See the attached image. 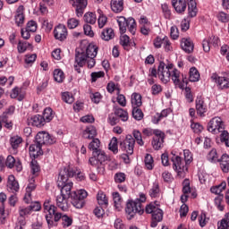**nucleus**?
<instances>
[{
  "mask_svg": "<svg viewBox=\"0 0 229 229\" xmlns=\"http://www.w3.org/2000/svg\"><path fill=\"white\" fill-rule=\"evenodd\" d=\"M44 214L47 226L49 229L58 226L60 219L63 221V226H71L72 225V219L67 215H64L58 212V208L51 202V199H46L43 204Z\"/></svg>",
  "mask_w": 229,
  "mask_h": 229,
  "instance_id": "obj_1",
  "label": "nucleus"
},
{
  "mask_svg": "<svg viewBox=\"0 0 229 229\" xmlns=\"http://www.w3.org/2000/svg\"><path fill=\"white\" fill-rule=\"evenodd\" d=\"M56 142V138L49 132L39 131L36 135V142L31 144L29 148L30 157L33 158H38V157L44 155V151L42 150V146L55 144Z\"/></svg>",
  "mask_w": 229,
  "mask_h": 229,
  "instance_id": "obj_2",
  "label": "nucleus"
},
{
  "mask_svg": "<svg viewBox=\"0 0 229 229\" xmlns=\"http://www.w3.org/2000/svg\"><path fill=\"white\" fill-rule=\"evenodd\" d=\"M76 172L73 169H71V166L64 167L60 170L59 175L57 178V187L61 189V194L71 198L72 194V182L69 181V178H73Z\"/></svg>",
  "mask_w": 229,
  "mask_h": 229,
  "instance_id": "obj_3",
  "label": "nucleus"
},
{
  "mask_svg": "<svg viewBox=\"0 0 229 229\" xmlns=\"http://www.w3.org/2000/svg\"><path fill=\"white\" fill-rule=\"evenodd\" d=\"M98 46L94 45V43L89 44L84 48L76 49L75 63L81 65V67H84L89 58H96L98 56Z\"/></svg>",
  "mask_w": 229,
  "mask_h": 229,
  "instance_id": "obj_4",
  "label": "nucleus"
},
{
  "mask_svg": "<svg viewBox=\"0 0 229 229\" xmlns=\"http://www.w3.org/2000/svg\"><path fill=\"white\" fill-rule=\"evenodd\" d=\"M146 201V195H140V199L136 200H129L125 207V213L127 214V219L131 220L135 217L136 214L142 216L144 214V207L142 203Z\"/></svg>",
  "mask_w": 229,
  "mask_h": 229,
  "instance_id": "obj_5",
  "label": "nucleus"
},
{
  "mask_svg": "<svg viewBox=\"0 0 229 229\" xmlns=\"http://www.w3.org/2000/svg\"><path fill=\"white\" fill-rule=\"evenodd\" d=\"M146 214H151L152 215V220L150 223L151 228H157L158 226V223L164 219V211L158 208V202H150L148 205L145 208Z\"/></svg>",
  "mask_w": 229,
  "mask_h": 229,
  "instance_id": "obj_6",
  "label": "nucleus"
},
{
  "mask_svg": "<svg viewBox=\"0 0 229 229\" xmlns=\"http://www.w3.org/2000/svg\"><path fill=\"white\" fill-rule=\"evenodd\" d=\"M108 160V157H106V154L102 149L97 150L93 152V157L89 158V164L90 165L97 166V169L98 173H105V166L103 165V163L106 162Z\"/></svg>",
  "mask_w": 229,
  "mask_h": 229,
  "instance_id": "obj_7",
  "label": "nucleus"
},
{
  "mask_svg": "<svg viewBox=\"0 0 229 229\" xmlns=\"http://www.w3.org/2000/svg\"><path fill=\"white\" fill-rule=\"evenodd\" d=\"M117 23L121 33H126V29L128 28L130 33L135 35V32L137 31V22L135 21V19L129 18L126 20L124 16H120L117 19Z\"/></svg>",
  "mask_w": 229,
  "mask_h": 229,
  "instance_id": "obj_8",
  "label": "nucleus"
},
{
  "mask_svg": "<svg viewBox=\"0 0 229 229\" xmlns=\"http://www.w3.org/2000/svg\"><path fill=\"white\" fill-rule=\"evenodd\" d=\"M120 149L124 151V153H127L125 157H123V160L125 164H129L130 157L128 155H133V149H135V139H133V136L127 135L126 138L120 143Z\"/></svg>",
  "mask_w": 229,
  "mask_h": 229,
  "instance_id": "obj_9",
  "label": "nucleus"
},
{
  "mask_svg": "<svg viewBox=\"0 0 229 229\" xmlns=\"http://www.w3.org/2000/svg\"><path fill=\"white\" fill-rule=\"evenodd\" d=\"M89 196L87 191L79 190L77 191H72L71 203L75 208H83L85 207V199Z\"/></svg>",
  "mask_w": 229,
  "mask_h": 229,
  "instance_id": "obj_10",
  "label": "nucleus"
},
{
  "mask_svg": "<svg viewBox=\"0 0 229 229\" xmlns=\"http://www.w3.org/2000/svg\"><path fill=\"white\" fill-rule=\"evenodd\" d=\"M208 131H209L214 135H217V133H221L220 136L223 135L225 131V123H223V119L221 117H214L212 118L208 124ZM221 140V137H220Z\"/></svg>",
  "mask_w": 229,
  "mask_h": 229,
  "instance_id": "obj_11",
  "label": "nucleus"
},
{
  "mask_svg": "<svg viewBox=\"0 0 229 229\" xmlns=\"http://www.w3.org/2000/svg\"><path fill=\"white\" fill-rule=\"evenodd\" d=\"M171 160L173 162V169L176 171L179 176H182L189 169L180 156L174 155Z\"/></svg>",
  "mask_w": 229,
  "mask_h": 229,
  "instance_id": "obj_12",
  "label": "nucleus"
},
{
  "mask_svg": "<svg viewBox=\"0 0 229 229\" xmlns=\"http://www.w3.org/2000/svg\"><path fill=\"white\" fill-rule=\"evenodd\" d=\"M211 78L217 83L220 89H229V72H222L220 76L217 73H213Z\"/></svg>",
  "mask_w": 229,
  "mask_h": 229,
  "instance_id": "obj_13",
  "label": "nucleus"
},
{
  "mask_svg": "<svg viewBox=\"0 0 229 229\" xmlns=\"http://www.w3.org/2000/svg\"><path fill=\"white\" fill-rule=\"evenodd\" d=\"M171 71L165 69V63L160 62L157 67V74L162 83H169L171 81Z\"/></svg>",
  "mask_w": 229,
  "mask_h": 229,
  "instance_id": "obj_14",
  "label": "nucleus"
},
{
  "mask_svg": "<svg viewBox=\"0 0 229 229\" xmlns=\"http://www.w3.org/2000/svg\"><path fill=\"white\" fill-rule=\"evenodd\" d=\"M164 139H165V133L162 131H156V135L152 140V148L158 151V149H162L164 148Z\"/></svg>",
  "mask_w": 229,
  "mask_h": 229,
  "instance_id": "obj_15",
  "label": "nucleus"
},
{
  "mask_svg": "<svg viewBox=\"0 0 229 229\" xmlns=\"http://www.w3.org/2000/svg\"><path fill=\"white\" fill-rule=\"evenodd\" d=\"M195 105L198 115H199V117H205V114L208 112V106L207 102H205V98L198 97L195 100Z\"/></svg>",
  "mask_w": 229,
  "mask_h": 229,
  "instance_id": "obj_16",
  "label": "nucleus"
},
{
  "mask_svg": "<svg viewBox=\"0 0 229 229\" xmlns=\"http://www.w3.org/2000/svg\"><path fill=\"white\" fill-rule=\"evenodd\" d=\"M67 27H65V25L59 24L54 30V37L55 40L64 42V40L67 39Z\"/></svg>",
  "mask_w": 229,
  "mask_h": 229,
  "instance_id": "obj_17",
  "label": "nucleus"
},
{
  "mask_svg": "<svg viewBox=\"0 0 229 229\" xmlns=\"http://www.w3.org/2000/svg\"><path fill=\"white\" fill-rule=\"evenodd\" d=\"M70 197L62 194L56 196L55 203L58 208H61L63 212L69 210V201L67 200Z\"/></svg>",
  "mask_w": 229,
  "mask_h": 229,
  "instance_id": "obj_18",
  "label": "nucleus"
},
{
  "mask_svg": "<svg viewBox=\"0 0 229 229\" xmlns=\"http://www.w3.org/2000/svg\"><path fill=\"white\" fill-rule=\"evenodd\" d=\"M88 0H75L72 6H75V12L77 17H82L85 13V8H87Z\"/></svg>",
  "mask_w": 229,
  "mask_h": 229,
  "instance_id": "obj_19",
  "label": "nucleus"
},
{
  "mask_svg": "<svg viewBox=\"0 0 229 229\" xmlns=\"http://www.w3.org/2000/svg\"><path fill=\"white\" fill-rule=\"evenodd\" d=\"M191 192V181L189 179H184L182 182V195L181 196L182 203H187Z\"/></svg>",
  "mask_w": 229,
  "mask_h": 229,
  "instance_id": "obj_20",
  "label": "nucleus"
},
{
  "mask_svg": "<svg viewBox=\"0 0 229 229\" xmlns=\"http://www.w3.org/2000/svg\"><path fill=\"white\" fill-rule=\"evenodd\" d=\"M181 47L183 52L187 53L188 55H191L194 51V43L191 38H182L181 40Z\"/></svg>",
  "mask_w": 229,
  "mask_h": 229,
  "instance_id": "obj_21",
  "label": "nucleus"
},
{
  "mask_svg": "<svg viewBox=\"0 0 229 229\" xmlns=\"http://www.w3.org/2000/svg\"><path fill=\"white\" fill-rule=\"evenodd\" d=\"M98 136V130L93 125L86 127L82 131V138L88 139L89 140H93Z\"/></svg>",
  "mask_w": 229,
  "mask_h": 229,
  "instance_id": "obj_22",
  "label": "nucleus"
},
{
  "mask_svg": "<svg viewBox=\"0 0 229 229\" xmlns=\"http://www.w3.org/2000/svg\"><path fill=\"white\" fill-rule=\"evenodd\" d=\"M172 6L177 13H183L187 10V1L185 0H172Z\"/></svg>",
  "mask_w": 229,
  "mask_h": 229,
  "instance_id": "obj_23",
  "label": "nucleus"
},
{
  "mask_svg": "<svg viewBox=\"0 0 229 229\" xmlns=\"http://www.w3.org/2000/svg\"><path fill=\"white\" fill-rule=\"evenodd\" d=\"M7 187L8 190L11 191V192H13V194H15V192H19V182L15 180V175L11 174L8 176Z\"/></svg>",
  "mask_w": 229,
  "mask_h": 229,
  "instance_id": "obj_24",
  "label": "nucleus"
},
{
  "mask_svg": "<svg viewBox=\"0 0 229 229\" xmlns=\"http://www.w3.org/2000/svg\"><path fill=\"white\" fill-rule=\"evenodd\" d=\"M6 194L1 192L0 193V221L2 225H4V221L6 220V212H4V203L6 201Z\"/></svg>",
  "mask_w": 229,
  "mask_h": 229,
  "instance_id": "obj_25",
  "label": "nucleus"
},
{
  "mask_svg": "<svg viewBox=\"0 0 229 229\" xmlns=\"http://www.w3.org/2000/svg\"><path fill=\"white\" fill-rule=\"evenodd\" d=\"M111 10L114 13H121L124 10V0H111Z\"/></svg>",
  "mask_w": 229,
  "mask_h": 229,
  "instance_id": "obj_26",
  "label": "nucleus"
},
{
  "mask_svg": "<svg viewBox=\"0 0 229 229\" xmlns=\"http://www.w3.org/2000/svg\"><path fill=\"white\" fill-rule=\"evenodd\" d=\"M131 103L132 108H139L142 106V95H140V93H132L131 97Z\"/></svg>",
  "mask_w": 229,
  "mask_h": 229,
  "instance_id": "obj_27",
  "label": "nucleus"
},
{
  "mask_svg": "<svg viewBox=\"0 0 229 229\" xmlns=\"http://www.w3.org/2000/svg\"><path fill=\"white\" fill-rule=\"evenodd\" d=\"M188 15L191 18L198 15V4H196V0H188Z\"/></svg>",
  "mask_w": 229,
  "mask_h": 229,
  "instance_id": "obj_28",
  "label": "nucleus"
},
{
  "mask_svg": "<svg viewBox=\"0 0 229 229\" xmlns=\"http://www.w3.org/2000/svg\"><path fill=\"white\" fill-rule=\"evenodd\" d=\"M218 162L220 164V169L224 173H229V156L227 154L222 155Z\"/></svg>",
  "mask_w": 229,
  "mask_h": 229,
  "instance_id": "obj_29",
  "label": "nucleus"
},
{
  "mask_svg": "<svg viewBox=\"0 0 229 229\" xmlns=\"http://www.w3.org/2000/svg\"><path fill=\"white\" fill-rule=\"evenodd\" d=\"M30 123L32 126H36L37 128H41V126H44V124H46L44 117L40 114H35L31 116Z\"/></svg>",
  "mask_w": 229,
  "mask_h": 229,
  "instance_id": "obj_30",
  "label": "nucleus"
},
{
  "mask_svg": "<svg viewBox=\"0 0 229 229\" xmlns=\"http://www.w3.org/2000/svg\"><path fill=\"white\" fill-rule=\"evenodd\" d=\"M170 78H172V81H174L176 87H179V89H183L182 81H180V71H178L177 69H174L171 72Z\"/></svg>",
  "mask_w": 229,
  "mask_h": 229,
  "instance_id": "obj_31",
  "label": "nucleus"
},
{
  "mask_svg": "<svg viewBox=\"0 0 229 229\" xmlns=\"http://www.w3.org/2000/svg\"><path fill=\"white\" fill-rule=\"evenodd\" d=\"M102 40H106V42H108V40H112L114 37H115V33L114 32V29L108 28L105 29L100 35Z\"/></svg>",
  "mask_w": 229,
  "mask_h": 229,
  "instance_id": "obj_32",
  "label": "nucleus"
},
{
  "mask_svg": "<svg viewBox=\"0 0 229 229\" xmlns=\"http://www.w3.org/2000/svg\"><path fill=\"white\" fill-rule=\"evenodd\" d=\"M24 6L20 5L17 9V14L15 15V22L17 26L24 24Z\"/></svg>",
  "mask_w": 229,
  "mask_h": 229,
  "instance_id": "obj_33",
  "label": "nucleus"
},
{
  "mask_svg": "<svg viewBox=\"0 0 229 229\" xmlns=\"http://www.w3.org/2000/svg\"><path fill=\"white\" fill-rule=\"evenodd\" d=\"M114 115L118 118L121 119L123 123H126L128 121V111L121 108V107H116L114 109Z\"/></svg>",
  "mask_w": 229,
  "mask_h": 229,
  "instance_id": "obj_34",
  "label": "nucleus"
},
{
  "mask_svg": "<svg viewBox=\"0 0 229 229\" xmlns=\"http://www.w3.org/2000/svg\"><path fill=\"white\" fill-rule=\"evenodd\" d=\"M42 117L45 123H51V121H53L55 118V111H53L51 107H47L43 112Z\"/></svg>",
  "mask_w": 229,
  "mask_h": 229,
  "instance_id": "obj_35",
  "label": "nucleus"
},
{
  "mask_svg": "<svg viewBox=\"0 0 229 229\" xmlns=\"http://www.w3.org/2000/svg\"><path fill=\"white\" fill-rule=\"evenodd\" d=\"M148 194L150 198H160V184H158V182H153Z\"/></svg>",
  "mask_w": 229,
  "mask_h": 229,
  "instance_id": "obj_36",
  "label": "nucleus"
},
{
  "mask_svg": "<svg viewBox=\"0 0 229 229\" xmlns=\"http://www.w3.org/2000/svg\"><path fill=\"white\" fill-rule=\"evenodd\" d=\"M189 81L196 82L199 81V78H201V75H199V72L196 67H191L189 72Z\"/></svg>",
  "mask_w": 229,
  "mask_h": 229,
  "instance_id": "obj_37",
  "label": "nucleus"
},
{
  "mask_svg": "<svg viewBox=\"0 0 229 229\" xmlns=\"http://www.w3.org/2000/svg\"><path fill=\"white\" fill-rule=\"evenodd\" d=\"M35 189H37V186L35 185V183L33 182L29 183V185L26 188V193L24 196L25 203H30V201H31V192H33Z\"/></svg>",
  "mask_w": 229,
  "mask_h": 229,
  "instance_id": "obj_38",
  "label": "nucleus"
},
{
  "mask_svg": "<svg viewBox=\"0 0 229 229\" xmlns=\"http://www.w3.org/2000/svg\"><path fill=\"white\" fill-rule=\"evenodd\" d=\"M10 144L13 149H19V148H21V145L22 144V137L21 136L11 137Z\"/></svg>",
  "mask_w": 229,
  "mask_h": 229,
  "instance_id": "obj_39",
  "label": "nucleus"
},
{
  "mask_svg": "<svg viewBox=\"0 0 229 229\" xmlns=\"http://www.w3.org/2000/svg\"><path fill=\"white\" fill-rule=\"evenodd\" d=\"M169 114H171V109L169 108L162 110L160 114H157V116H155L153 119L154 124H158V123L165 117H167Z\"/></svg>",
  "mask_w": 229,
  "mask_h": 229,
  "instance_id": "obj_40",
  "label": "nucleus"
},
{
  "mask_svg": "<svg viewBox=\"0 0 229 229\" xmlns=\"http://www.w3.org/2000/svg\"><path fill=\"white\" fill-rule=\"evenodd\" d=\"M145 166L148 171H152L153 167H155V161L153 160V156L151 154H147L145 156Z\"/></svg>",
  "mask_w": 229,
  "mask_h": 229,
  "instance_id": "obj_41",
  "label": "nucleus"
},
{
  "mask_svg": "<svg viewBox=\"0 0 229 229\" xmlns=\"http://www.w3.org/2000/svg\"><path fill=\"white\" fill-rule=\"evenodd\" d=\"M225 189H226V182H222L220 185L211 187L210 191L212 192V194L223 196L221 192H223Z\"/></svg>",
  "mask_w": 229,
  "mask_h": 229,
  "instance_id": "obj_42",
  "label": "nucleus"
},
{
  "mask_svg": "<svg viewBox=\"0 0 229 229\" xmlns=\"http://www.w3.org/2000/svg\"><path fill=\"white\" fill-rule=\"evenodd\" d=\"M99 146H101V141L99 140V139L95 138L89 144L88 148H89V149H90L94 153V151L101 150V148H99Z\"/></svg>",
  "mask_w": 229,
  "mask_h": 229,
  "instance_id": "obj_43",
  "label": "nucleus"
},
{
  "mask_svg": "<svg viewBox=\"0 0 229 229\" xmlns=\"http://www.w3.org/2000/svg\"><path fill=\"white\" fill-rule=\"evenodd\" d=\"M207 158L208 162H212L213 164H216V162H219L217 150L216 148H212L211 151L208 154Z\"/></svg>",
  "mask_w": 229,
  "mask_h": 229,
  "instance_id": "obj_44",
  "label": "nucleus"
},
{
  "mask_svg": "<svg viewBox=\"0 0 229 229\" xmlns=\"http://www.w3.org/2000/svg\"><path fill=\"white\" fill-rule=\"evenodd\" d=\"M84 21L87 22V24H96L98 18L96 17V13H87L84 14Z\"/></svg>",
  "mask_w": 229,
  "mask_h": 229,
  "instance_id": "obj_45",
  "label": "nucleus"
},
{
  "mask_svg": "<svg viewBox=\"0 0 229 229\" xmlns=\"http://www.w3.org/2000/svg\"><path fill=\"white\" fill-rule=\"evenodd\" d=\"M114 183H124L126 182V174L123 172H117L114 176Z\"/></svg>",
  "mask_w": 229,
  "mask_h": 229,
  "instance_id": "obj_46",
  "label": "nucleus"
},
{
  "mask_svg": "<svg viewBox=\"0 0 229 229\" xmlns=\"http://www.w3.org/2000/svg\"><path fill=\"white\" fill-rule=\"evenodd\" d=\"M65 76L64 75V72L60 69H55L54 71V80L57 81V83H62L64 80Z\"/></svg>",
  "mask_w": 229,
  "mask_h": 229,
  "instance_id": "obj_47",
  "label": "nucleus"
},
{
  "mask_svg": "<svg viewBox=\"0 0 229 229\" xmlns=\"http://www.w3.org/2000/svg\"><path fill=\"white\" fill-rule=\"evenodd\" d=\"M132 117L136 121H142L144 118V113H142V110L139 107H132Z\"/></svg>",
  "mask_w": 229,
  "mask_h": 229,
  "instance_id": "obj_48",
  "label": "nucleus"
},
{
  "mask_svg": "<svg viewBox=\"0 0 229 229\" xmlns=\"http://www.w3.org/2000/svg\"><path fill=\"white\" fill-rule=\"evenodd\" d=\"M97 200L98 205H108V199H106V195L103 191H98Z\"/></svg>",
  "mask_w": 229,
  "mask_h": 229,
  "instance_id": "obj_49",
  "label": "nucleus"
},
{
  "mask_svg": "<svg viewBox=\"0 0 229 229\" xmlns=\"http://www.w3.org/2000/svg\"><path fill=\"white\" fill-rule=\"evenodd\" d=\"M113 199L115 208H121V204L123 203V198L119 192H113Z\"/></svg>",
  "mask_w": 229,
  "mask_h": 229,
  "instance_id": "obj_50",
  "label": "nucleus"
},
{
  "mask_svg": "<svg viewBox=\"0 0 229 229\" xmlns=\"http://www.w3.org/2000/svg\"><path fill=\"white\" fill-rule=\"evenodd\" d=\"M120 44L121 46H123V49H125L126 51H130V37H128V35H123L120 38Z\"/></svg>",
  "mask_w": 229,
  "mask_h": 229,
  "instance_id": "obj_51",
  "label": "nucleus"
},
{
  "mask_svg": "<svg viewBox=\"0 0 229 229\" xmlns=\"http://www.w3.org/2000/svg\"><path fill=\"white\" fill-rule=\"evenodd\" d=\"M19 212V217H26V216H30L31 214V209H30L29 207L21 206L18 209Z\"/></svg>",
  "mask_w": 229,
  "mask_h": 229,
  "instance_id": "obj_52",
  "label": "nucleus"
},
{
  "mask_svg": "<svg viewBox=\"0 0 229 229\" xmlns=\"http://www.w3.org/2000/svg\"><path fill=\"white\" fill-rule=\"evenodd\" d=\"M109 149L110 151H113L114 155H117V153H119V148L117 147V138L115 137L112 138L109 143Z\"/></svg>",
  "mask_w": 229,
  "mask_h": 229,
  "instance_id": "obj_53",
  "label": "nucleus"
},
{
  "mask_svg": "<svg viewBox=\"0 0 229 229\" xmlns=\"http://www.w3.org/2000/svg\"><path fill=\"white\" fill-rule=\"evenodd\" d=\"M134 140H136L139 146H144V140H142V133L140 131L134 130L133 132Z\"/></svg>",
  "mask_w": 229,
  "mask_h": 229,
  "instance_id": "obj_54",
  "label": "nucleus"
},
{
  "mask_svg": "<svg viewBox=\"0 0 229 229\" xmlns=\"http://www.w3.org/2000/svg\"><path fill=\"white\" fill-rule=\"evenodd\" d=\"M62 99L64 103H68V105H72V103H74V97L69 92H64L62 94Z\"/></svg>",
  "mask_w": 229,
  "mask_h": 229,
  "instance_id": "obj_55",
  "label": "nucleus"
},
{
  "mask_svg": "<svg viewBox=\"0 0 229 229\" xmlns=\"http://www.w3.org/2000/svg\"><path fill=\"white\" fill-rule=\"evenodd\" d=\"M223 195H218L217 197L215 198V205L217 208V209L220 210L221 212L225 210V206L221 204L223 203Z\"/></svg>",
  "mask_w": 229,
  "mask_h": 229,
  "instance_id": "obj_56",
  "label": "nucleus"
},
{
  "mask_svg": "<svg viewBox=\"0 0 229 229\" xmlns=\"http://www.w3.org/2000/svg\"><path fill=\"white\" fill-rule=\"evenodd\" d=\"M191 128L193 132L197 134H199L201 131H203V125H201L199 123L191 122Z\"/></svg>",
  "mask_w": 229,
  "mask_h": 229,
  "instance_id": "obj_57",
  "label": "nucleus"
},
{
  "mask_svg": "<svg viewBox=\"0 0 229 229\" xmlns=\"http://www.w3.org/2000/svg\"><path fill=\"white\" fill-rule=\"evenodd\" d=\"M185 165H189L192 163V153L189 149L183 151Z\"/></svg>",
  "mask_w": 229,
  "mask_h": 229,
  "instance_id": "obj_58",
  "label": "nucleus"
},
{
  "mask_svg": "<svg viewBox=\"0 0 229 229\" xmlns=\"http://www.w3.org/2000/svg\"><path fill=\"white\" fill-rule=\"evenodd\" d=\"M30 169L32 174H37L40 172V165H38V162H37V160L32 159V161L30 162Z\"/></svg>",
  "mask_w": 229,
  "mask_h": 229,
  "instance_id": "obj_59",
  "label": "nucleus"
},
{
  "mask_svg": "<svg viewBox=\"0 0 229 229\" xmlns=\"http://www.w3.org/2000/svg\"><path fill=\"white\" fill-rule=\"evenodd\" d=\"M30 46H31V44L28 42L19 41L18 47H17L18 52L25 53V51L28 49V47H30Z\"/></svg>",
  "mask_w": 229,
  "mask_h": 229,
  "instance_id": "obj_60",
  "label": "nucleus"
},
{
  "mask_svg": "<svg viewBox=\"0 0 229 229\" xmlns=\"http://www.w3.org/2000/svg\"><path fill=\"white\" fill-rule=\"evenodd\" d=\"M161 9L164 13L165 19H171V9L167 4H161Z\"/></svg>",
  "mask_w": 229,
  "mask_h": 229,
  "instance_id": "obj_61",
  "label": "nucleus"
},
{
  "mask_svg": "<svg viewBox=\"0 0 229 229\" xmlns=\"http://www.w3.org/2000/svg\"><path fill=\"white\" fill-rule=\"evenodd\" d=\"M26 227V217L19 216L16 222L15 229H24Z\"/></svg>",
  "mask_w": 229,
  "mask_h": 229,
  "instance_id": "obj_62",
  "label": "nucleus"
},
{
  "mask_svg": "<svg viewBox=\"0 0 229 229\" xmlns=\"http://www.w3.org/2000/svg\"><path fill=\"white\" fill-rule=\"evenodd\" d=\"M218 229H229V213L225 218H223L218 225Z\"/></svg>",
  "mask_w": 229,
  "mask_h": 229,
  "instance_id": "obj_63",
  "label": "nucleus"
},
{
  "mask_svg": "<svg viewBox=\"0 0 229 229\" xmlns=\"http://www.w3.org/2000/svg\"><path fill=\"white\" fill-rule=\"evenodd\" d=\"M220 22H229V15L225 12H220L216 15Z\"/></svg>",
  "mask_w": 229,
  "mask_h": 229,
  "instance_id": "obj_64",
  "label": "nucleus"
}]
</instances>
